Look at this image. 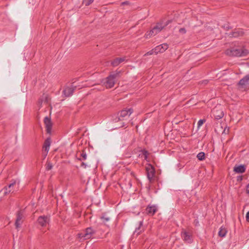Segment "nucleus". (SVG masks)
<instances>
[{"mask_svg": "<svg viewBox=\"0 0 249 249\" xmlns=\"http://www.w3.org/2000/svg\"><path fill=\"white\" fill-rule=\"evenodd\" d=\"M249 53L248 50L244 48L232 47L228 49L225 51V54L229 56H246Z\"/></svg>", "mask_w": 249, "mask_h": 249, "instance_id": "f257e3e1", "label": "nucleus"}, {"mask_svg": "<svg viewBox=\"0 0 249 249\" xmlns=\"http://www.w3.org/2000/svg\"><path fill=\"white\" fill-rule=\"evenodd\" d=\"M95 233V231L91 227H89L85 229L83 232L77 234L78 238L82 240L89 239Z\"/></svg>", "mask_w": 249, "mask_h": 249, "instance_id": "f03ea898", "label": "nucleus"}, {"mask_svg": "<svg viewBox=\"0 0 249 249\" xmlns=\"http://www.w3.org/2000/svg\"><path fill=\"white\" fill-rule=\"evenodd\" d=\"M164 28V26H163L162 23H157V24L154 26L149 32H146V33L145 34V38H148L151 36H155L160 33Z\"/></svg>", "mask_w": 249, "mask_h": 249, "instance_id": "7ed1b4c3", "label": "nucleus"}, {"mask_svg": "<svg viewBox=\"0 0 249 249\" xmlns=\"http://www.w3.org/2000/svg\"><path fill=\"white\" fill-rule=\"evenodd\" d=\"M142 223V220H139V219H135L132 221L131 227L133 229H135L134 232H137V234H140L142 231L140 229Z\"/></svg>", "mask_w": 249, "mask_h": 249, "instance_id": "20e7f679", "label": "nucleus"}, {"mask_svg": "<svg viewBox=\"0 0 249 249\" xmlns=\"http://www.w3.org/2000/svg\"><path fill=\"white\" fill-rule=\"evenodd\" d=\"M212 112L215 120L221 119L224 116L223 111L220 106L214 107Z\"/></svg>", "mask_w": 249, "mask_h": 249, "instance_id": "39448f33", "label": "nucleus"}, {"mask_svg": "<svg viewBox=\"0 0 249 249\" xmlns=\"http://www.w3.org/2000/svg\"><path fill=\"white\" fill-rule=\"evenodd\" d=\"M227 36L230 37H238L242 36L245 33L242 29H235L232 32L227 33Z\"/></svg>", "mask_w": 249, "mask_h": 249, "instance_id": "423d86ee", "label": "nucleus"}, {"mask_svg": "<svg viewBox=\"0 0 249 249\" xmlns=\"http://www.w3.org/2000/svg\"><path fill=\"white\" fill-rule=\"evenodd\" d=\"M181 236L185 242L188 243H191L192 242V235L190 232L182 229L181 232Z\"/></svg>", "mask_w": 249, "mask_h": 249, "instance_id": "0eeeda50", "label": "nucleus"}, {"mask_svg": "<svg viewBox=\"0 0 249 249\" xmlns=\"http://www.w3.org/2000/svg\"><path fill=\"white\" fill-rule=\"evenodd\" d=\"M23 217V211L19 210L17 212V218L15 221V226L17 229L20 227L21 224L22 223V219Z\"/></svg>", "mask_w": 249, "mask_h": 249, "instance_id": "6e6552de", "label": "nucleus"}, {"mask_svg": "<svg viewBox=\"0 0 249 249\" xmlns=\"http://www.w3.org/2000/svg\"><path fill=\"white\" fill-rule=\"evenodd\" d=\"M146 171L147 172V178L148 180L151 182L155 174V168L151 165H149L146 168Z\"/></svg>", "mask_w": 249, "mask_h": 249, "instance_id": "1a4fd4ad", "label": "nucleus"}, {"mask_svg": "<svg viewBox=\"0 0 249 249\" xmlns=\"http://www.w3.org/2000/svg\"><path fill=\"white\" fill-rule=\"evenodd\" d=\"M115 82L116 80L112 77V76L109 75L106 78L105 82H104V84L107 88L110 89L114 86Z\"/></svg>", "mask_w": 249, "mask_h": 249, "instance_id": "9d476101", "label": "nucleus"}, {"mask_svg": "<svg viewBox=\"0 0 249 249\" xmlns=\"http://www.w3.org/2000/svg\"><path fill=\"white\" fill-rule=\"evenodd\" d=\"M50 221V217L48 216L42 215L38 217L37 222L42 227H45Z\"/></svg>", "mask_w": 249, "mask_h": 249, "instance_id": "9b49d317", "label": "nucleus"}, {"mask_svg": "<svg viewBox=\"0 0 249 249\" xmlns=\"http://www.w3.org/2000/svg\"><path fill=\"white\" fill-rule=\"evenodd\" d=\"M133 111V110L132 108L121 110L120 112V116L118 118V121L123 120L124 118L127 115L130 116L132 113Z\"/></svg>", "mask_w": 249, "mask_h": 249, "instance_id": "f8f14e48", "label": "nucleus"}, {"mask_svg": "<svg viewBox=\"0 0 249 249\" xmlns=\"http://www.w3.org/2000/svg\"><path fill=\"white\" fill-rule=\"evenodd\" d=\"M16 184V181H14L13 183H10L8 186H5L2 189L0 193L3 192L4 195H6L11 192H13V187Z\"/></svg>", "mask_w": 249, "mask_h": 249, "instance_id": "ddd939ff", "label": "nucleus"}, {"mask_svg": "<svg viewBox=\"0 0 249 249\" xmlns=\"http://www.w3.org/2000/svg\"><path fill=\"white\" fill-rule=\"evenodd\" d=\"M76 88V86H71L70 87H68L63 90V93L65 96V97H70V96L72 95Z\"/></svg>", "mask_w": 249, "mask_h": 249, "instance_id": "4468645a", "label": "nucleus"}, {"mask_svg": "<svg viewBox=\"0 0 249 249\" xmlns=\"http://www.w3.org/2000/svg\"><path fill=\"white\" fill-rule=\"evenodd\" d=\"M44 123L46 126L47 133L50 134L53 125L51 118L48 117H45L44 119Z\"/></svg>", "mask_w": 249, "mask_h": 249, "instance_id": "2eb2a0df", "label": "nucleus"}, {"mask_svg": "<svg viewBox=\"0 0 249 249\" xmlns=\"http://www.w3.org/2000/svg\"><path fill=\"white\" fill-rule=\"evenodd\" d=\"M168 48V45L166 43H164L159 46H157L155 48L156 51V54L159 53H163Z\"/></svg>", "mask_w": 249, "mask_h": 249, "instance_id": "dca6fc26", "label": "nucleus"}, {"mask_svg": "<svg viewBox=\"0 0 249 249\" xmlns=\"http://www.w3.org/2000/svg\"><path fill=\"white\" fill-rule=\"evenodd\" d=\"M51 142V140L50 138H47L44 142L43 145L42 147V150L43 151H44L46 152L45 156L47 154L49 150Z\"/></svg>", "mask_w": 249, "mask_h": 249, "instance_id": "f3484780", "label": "nucleus"}, {"mask_svg": "<svg viewBox=\"0 0 249 249\" xmlns=\"http://www.w3.org/2000/svg\"><path fill=\"white\" fill-rule=\"evenodd\" d=\"M125 57H116L111 61V66L112 67H116L121 63L125 60Z\"/></svg>", "mask_w": 249, "mask_h": 249, "instance_id": "a211bd4d", "label": "nucleus"}, {"mask_svg": "<svg viewBox=\"0 0 249 249\" xmlns=\"http://www.w3.org/2000/svg\"><path fill=\"white\" fill-rule=\"evenodd\" d=\"M246 171V166L244 165H236L233 168V171L236 173H243Z\"/></svg>", "mask_w": 249, "mask_h": 249, "instance_id": "6ab92c4d", "label": "nucleus"}, {"mask_svg": "<svg viewBox=\"0 0 249 249\" xmlns=\"http://www.w3.org/2000/svg\"><path fill=\"white\" fill-rule=\"evenodd\" d=\"M145 211L147 214L153 215L157 211V208L155 205L152 206H148L145 209Z\"/></svg>", "mask_w": 249, "mask_h": 249, "instance_id": "aec40b11", "label": "nucleus"}, {"mask_svg": "<svg viewBox=\"0 0 249 249\" xmlns=\"http://www.w3.org/2000/svg\"><path fill=\"white\" fill-rule=\"evenodd\" d=\"M101 219L102 220V222L105 224L107 225V223H110L111 220L109 216L107 215L106 213H103L102 214L101 216Z\"/></svg>", "mask_w": 249, "mask_h": 249, "instance_id": "412c9836", "label": "nucleus"}, {"mask_svg": "<svg viewBox=\"0 0 249 249\" xmlns=\"http://www.w3.org/2000/svg\"><path fill=\"white\" fill-rule=\"evenodd\" d=\"M249 81V74L246 75L242 78L238 82V85L240 86H244Z\"/></svg>", "mask_w": 249, "mask_h": 249, "instance_id": "4be33fe9", "label": "nucleus"}, {"mask_svg": "<svg viewBox=\"0 0 249 249\" xmlns=\"http://www.w3.org/2000/svg\"><path fill=\"white\" fill-rule=\"evenodd\" d=\"M121 71L117 70L116 71H111L110 72V76H112V77L116 80V79L119 78L121 76Z\"/></svg>", "mask_w": 249, "mask_h": 249, "instance_id": "5701e85b", "label": "nucleus"}, {"mask_svg": "<svg viewBox=\"0 0 249 249\" xmlns=\"http://www.w3.org/2000/svg\"><path fill=\"white\" fill-rule=\"evenodd\" d=\"M227 232V231L225 228H223L222 227H221L218 232V235L221 237H225Z\"/></svg>", "mask_w": 249, "mask_h": 249, "instance_id": "b1692460", "label": "nucleus"}, {"mask_svg": "<svg viewBox=\"0 0 249 249\" xmlns=\"http://www.w3.org/2000/svg\"><path fill=\"white\" fill-rule=\"evenodd\" d=\"M198 160L202 161L205 159V154L203 152H199L196 156Z\"/></svg>", "mask_w": 249, "mask_h": 249, "instance_id": "393cba45", "label": "nucleus"}, {"mask_svg": "<svg viewBox=\"0 0 249 249\" xmlns=\"http://www.w3.org/2000/svg\"><path fill=\"white\" fill-rule=\"evenodd\" d=\"M87 159V154L84 151L80 154V158H77L78 160L81 161L82 160H85Z\"/></svg>", "mask_w": 249, "mask_h": 249, "instance_id": "a878e982", "label": "nucleus"}, {"mask_svg": "<svg viewBox=\"0 0 249 249\" xmlns=\"http://www.w3.org/2000/svg\"><path fill=\"white\" fill-rule=\"evenodd\" d=\"M142 153L143 154V156L144 157V159L146 160L147 158H148V156L149 155V152H148L147 150H145V149H143L142 150Z\"/></svg>", "mask_w": 249, "mask_h": 249, "instance_id": "bb28decb", "label": "nucleus"}, {"mask_svg": "<svg viewBox=\"0 0 249 249\" xmlns=\"http://www.w3.org/2000/svg\"><path fill=\"white\" fill-rule=\"evenodd\" d=\"M94 0H83V4H85L86 6H88L93 2Z\"/></svg>", "mask_w": 249, "mask_h": 249, "instance_id": "cd10ccee", "label": "nucleus"}, {"mask_svg": "<svg viewBox=\"0 0 249 249\" xmlns=\"http://www.w3.org/2000/svg\"><path fill=\"white\" fill-rule=\"evenodd\" d=\"M53 168V165L50 162H47L46 164V169L47 170H50Z\"/></svg>", "mask_w": 249, "mask_h": 249, "instance_id": "c85d7f7f", "label": "nucleus"}, {"mask_svg": "<svg viewBox=\"0 0 249 249\" xmlns=\"http://www.w3.org/2000/svg\"><path fill=\"white\" fill-rule=\"evenodd\" d=\"M156 54V51L155 50V48L152 49V50L148 52L147 53H146L145 54H144V56H146V55H152L153 54Z\"/></svg>", "mask_w": 249, "mask_h": 249, "instance_id": "c756f323", "label": "nucleus"}, {"mask_svg": "<svg viewBox=\"0 0 249 249\" xmlns=\"http://www.w3.org/2000/svg\"><path fill=\"white\" fill-rule=\"evenodd\" d=\"M206 122L205 119H201L199 120L197 123L198 127L201 126Z\"/></svg>", "mask_w": 249, "mask_h": 249, "instance_id": "7c9ffc66", "label": "nucleus"}, {"mask_svg": "<svg viewBox=\"0 0 249 249\" xmlns=\"http://www.w3.org/2000/svg\"><path fill=\"white\" fill-rule=\"evenodd\" d=\"M222 27L226 31H228L231 29V27L229 25V24H225Z\"/></svg>", "mask_w": 249, "mask_h": 249, "instance_id": "2f4dec72", "label": "nucleus"}, {"mask_svg": "<svg viewBox=\"0 0 249 249\" xmlns=\"http://www.w3.org/2000/svg\"><path fill=\"white\" fill-rule=\"evenodd\" d=\"M179 32L181 34H184L186 33V30L185 28H181L179 30Z\"/></svg>", "mask_w": 249, "mask_h": 249, "instance_id": "473e14b6", "label": "nucleus"}, {"mask_svg": "<svg viewBox=\"0 0 249 249\" xmlns=\"http://www.w3.org/2000/svg\"><path fill=\"white\" fill-rule=\"evenodd\" d=\"M243 180V176H238L237 178V181H241Z\"/></svg>", "mask_w": 249, "mask_h": 249, "instance_id": "72a5a7b5", "label": "nucleus"}, {"mask_svg": "<svg viewBox=\"0 0 249 249\" xmlns=\"http://www.w3.org/2000/svg\"><path fill=\"white\" fill-rule=\"evenodd\" d=\"M246 221L249 222V211L247 212L246 215Z\"/></svg>", "mask_w": 249, "mask_h": 249, "instance_id": "f704fd0d", "label": "nucleus"}, {"mask_svg": "<svg viewBox=\"0 0 249 249\" xmlns=\"http://www.w3.org/2000/svg\"><path fill=\"white\" fill-rule=\"evenodd\" d=\"M194 224H195V226L198 225V224H199L198 220L197 219H195L194 221Z\"/></svg>", "mask_w": 249, "mask_h": 249, "instance_id": "c9c22d12", "label": "nucleus"}, {"mask_svg": "<svg viewBox=\"0 0 249 249\" xmlns=\"http://www.w3.org/2000/svg\"><path fill=\"white\" fill-rule=\"evenodd\" d=\"M172 22V20H167L166 22V23L164 25H163V26H164V27L165 26H166L167 25H168L169 23H171Z\"/></svg>", "mask_w": 249, "mask_h": 249, "instance_id": "e433bc0d", "label": "nucleus"}, {"mask_svg": "<svg viewBox=\"0 0 249 249\" xmlns=\"http://www.w3.org/2000/svg\"><path fill=\"white\" fill-rule=\"evenodd\" d=\"M81 166L84 168H86V167H87V165L84 162H82L81 163Z\"/></svg>", "mask_w": 249, "mask_h": 249, "instance_id": "4c0bfd02", "label": "nucleus"}, {"mask_svg": "<svg viewBox=\"0 0 249 249\" xmlns=\"http://www.w3.org/2000/svg\"><path fill=\"white\" fill-rule=\"evenodd\" d=\"M246 192L249 195V183L246 186Z\"/></svg>", "mask_w": 249, "mask_h": 249, "instance_id": "58836bf2", "label": "nucleus"}, {"mask_svg": "<svg viewBox=\"0 0 249 249\" xmlns=\"http://www.w3.org/2000/svg\"><path fill=\"white\" fill-rule=\"evenodd\" d=\"M129 4V1H125L122 2L121 5H128Z\"/></svg>", "mask_w": 249, "mask_h": 249, "instance_id": "ea45409f", "label": "nucleus"}, {"mask_svg": "<svg viewBox=\"0 0 249 249\" xmlns=\"http://www.w3.org/2000/svg\"><path fill=\"white\" fill-rule=\"evenodd\" d=\"M39 103V104H42V101L41 100H39V101H38Z\"/></svg>", "mask_w": 249, "mask_h": 249, "instance_id": "a19ab883", "label": "nucleus"}]
</instances>
